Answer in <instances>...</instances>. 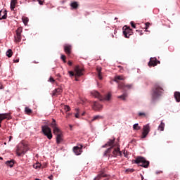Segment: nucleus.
<instances>
[{"instance_id": "obj_1", "label": "nucleus", "mask_w": 180, "mask_h": 180, "mask_svg": "<svg viewBox=\"0 0 180 180\" xmlns=\"http://www.w3.org/2000/svg\"><path fill=\"white\" fill-rule=\"evenodd\" d=\"M162 94H164V87L160 84H155L150 94L153 102L160 98V96H162Z\"/></svg>"}, {"instance_id": "obj_2", "label": "nucleus", "mask_w": 180, "mask_h": 180, "mask_svg": "<svg viewBox=\"0 0 180 180\" xmlns=\"http://www.w3.org/2000/svg\"><path fill=\"white\" fill-rule=\"evenodd\" d=\"M134 161L135 164H141L139 165L143 168H148V166L150 165V162L146 160L144 157L138 156Z\"/></svg>"}, {"instance_id": "obj_3", "label": "nucleus", "mask_w": 180, "mask_h": 180, "mask_svg": "<svg viewBox=\"0 0 180 180\" xmlns=\"http://www.w3.org/2000/svg\"><path fill=\"white\" fill-rule=\"evenodd\" d=\"M68 74L70 77H82V75H84V68H80L79 66H76L75 68V72L72 71H69Z\"/></svg>"}, {"instance_id": "obj_4", "label": "nucleus", "mask_w": 180, "mask_h": 180, "mask_svg": "<svg viewBox=\"0 0 180 180\" xmlns=\"http://www.w3.org/2000/svg\"><path fill=\"white\" fill-rule=\"evenodd\" d=\"M114 144H115V139H109V141L104 146H103V148H105V147H110L104 152V154H103L104 157H108V155H110L109 154H110V151H112Z\"/></svg>"}, {"instance_id": "obj_5", "label": "nucleus", "mask_w": 180, "mask_h": 180, "mask_svg": "<svg viewBox=\"0 0 180 180\" xmlns=\"http://www.w3.org/2000/svg\"><path fill=\"white\" fill-rule=\"evenodd\" d=\"M29 148H27V146L23 144V143H20L17 146V155L18 157H20L21 155H25L26 154L27 151H28Z\"/></svg>"}, {"instance_id": "obj_6", "label": "nucleus", "mask_w": 180, "mask_h": 180, "mask_svg": "<svg viewBox=\"0 0 180 180\" xmlns=\"http://www.w3.org/2000/svg\"><path fill=\"white\" fill-rule=\"evenodd\" d=\"M91 95L94 96V98H98V99H100V101H109L112 98V94L110 93H108L104 97L101 96L99 92L96 91H91Z\"/></svg>"}, {"instance_id": "obj_7", "label": "nucleus", "mask_w": 180, "mask_h": 180, "mask_svg": "<svg viewBox=\"0 0 180 180\" xmlns=\"http://www.w3.org/2000/svg\"><path fill=\"white\" fill-rule=\"evenodd\" d=\"M22 32H23V28L22 27H19L15 31L14 42H15L16 44H19V43L22 41Z\"/></svg>"}, {"instance_id": "obj_8", "label": "nucleus", "mask_w": 180, "mask_h": 180, "mask_svg": "<svg viewBox=\"0 0 180 180\" xmlns=\"http://www.w3.org/2000/svg\"><path fill=\"white\" fill-rule=\"evenodd\" d=\"M41 130L43 134L49 139V140H51L53 139V134L51 133V128L49 127V126L45 125L41 127Z\"/></svg>"}, {"instance_id": "obj_9", "label": "nucleus", "mask_w": 180, "mask_h": 180, "mask_svg": "<svg viewBox=\"0 0 180 180\" xmlns=\"http://www.w3.org/2000/svg\"><path fill=\"white\" fill-rule=\"evenodd\" d=\"M150 124H147L143 127V132L141 135V139H146L147 136H148V133H150Z\"/></svg>"}, {"instance_id": "obj_10", "label": "nucleus", "mask_w": 180, "mask_h": 180, "mask_svg": "<svg viewBox=\"0 0 180 180\" xmlns=\"http://www.w3.org/2000/svg\"><path fill=\"white\" fill-rule=\"evenodd\" d=\"M123 34L124 37L129 39L131 34H133V30H131L129 27H123Z\"/></svg>"}, {"instance_id": "obj_11", "label": "nucleus", "mask_w": 180, "mask_h": 180, "mask_svg": "<svg viewBox=\"0 0 180 180\" xmlns=\"http://www.w3.org/2000/svg\"><path fill=\"white\" fill-rule=\"evenodd\" d=\"M55 136H56V143L57 144H61V142L63 141V131H61V129H59V131L56 133H53Z\"/></svg>"}, {"instance_id": "obj_12", "label": "nucleus", "mask_w": 180, "mask_h": 180, "mask_svg": "<svg viewBox=\"0 0 180 180\" xmlns=\"http://www.w3.org/2000/svg\"><path fill=\"white\" fill-rule=\"evenodd\" d=\"M82 147H84L82 145H79L78 146H74L73 153H75L76 155H81V154H82Z\"/></svg>"}, {"instance_id": "obj_13", "label": "nucleus", "mask_w": 180, "mask_h": 180, "mask_svg": "<svg viewBox=\"0 0 180 180\" xmlns=\"http://www.w3.org/2000/svg\"><path fill=\"white\" fill-rule=\"evenodd\" d=\"M118 88L119 89H123V91H126V89H131V88H133V84H125L124 83H119Z\"/></svg>"}, {"instance_id": "obj_14", "label": "nucleus", "mask_w": 180, "mask_h": 180, "mask_svg": "<svg viewBox=\"0 0 180 180\" xmlns=\"http://www.w3.org/2000/svg\"><path fill=\"white\" fill-rule=\"evenodd\" d=\"M51 127L53 128V133H57L60 130L58 129V125H57V122H56V120L54 119H52V122L50 124Z\"/></svg>"}, {"instance_id": "obj_15", "label": "nucleus", "mask_w": 180, "mask_h": 180, "mask_svg": "<svg viewBox=\"0 0 180 180\" xmlns=\"http://www.w3.org/2000/svg\"><path fill=\"white\" fill-rule=\"evenodd\" d=\"M157 64H160V60H157L155 58H150V61L148 63L149 67H155Z\"/></svg>"}, {"instance_id": "obj_16", "label": "nucleus", "mask_w": 180, "mask_h": 180, "mask_svg": "<svg viewBox=\"0 0 180 180\" xmlns=\"http://www.w3.org/2000/svg\"><path fill=\"white\" fill-rule=\"evenodd\" d=\"M112 157H120L122 155V152L120 151V148L117 147L113 149L112 153Z\"/></svg>"}, {"instance_id": "obj_17", "label": "nucleus", "mask_w": 180, "mask_h": 180, "mask_svg": "<svg viewBox=\"0 0 180 180\" xmlns=\"http://www.w3.org/2000/svg\"><path fill=\"white\" fill-rule=\"evenodd\" d=\"M63 92V88L58 87L52 91V96H58Z\"/></svg>"}, {"instance_id": "obj_18", "label": "nucleus", "mask_w": 180, "mask_h": 180, "mask_svg": "<svg viewBox=\"0 0 180 180\" xmlns=\"http://www.w3.org/2000/svg\"><path fill=\"white\" fill-rule=\"evenodd\" d=\"M124 79H126V78L123 76H115L114 81L119 85V84H123V82H120V81H124Z\"/></svg>"}, {"instance_id": "obj_19", "label": "nucleus", "mask_w": 180, "mask_h": 180, "mask_svg": "<svg viewBox=\"0 0 180 180\" xmlns=\"http://www.w3.org/2000/svg\"><path fill=\"white\" fill-rule=\"evenodd\" d=\"M0 118H1V120H5V119H7V120H11V119H12V117L11 116V114L5 113V114H0Z\"/></svg>"}, {"instance_id": "obj_20", "label": "nucleus", "mask_w": 180, "mask_h": 180, "mask_svg": "<svg viewBox=\"0 0 180 180\" xmlns=\"http://www.w3.org/2000/svg\"><path fill=\"white\" fill-rule=\"evenodd\" d=\"M108 174H105L104 172H101L96 177L94 178V180H101L102 178H108Z\"/></svg>"}, {"instance_id": "obj_21", "label": "nucleus", "mask_w": 180, "mask_h": 180, "mask_svg": "<svg viewBox=\"0 0 180 180\" xmlns=\"http://www.w3.org/2000/svg\"><path fill=\"white\" fill-rule=\"evenodd\" d=\"M102 108V105L99 104V103L95 101L93 104L94 110H101Z\"/></svg>"}, {"instance_id": "obj_22", "label": "nucleus", "mask_w": 180, "mask_h": 180, "mask_svg": "<svg viewBox=\"0 0 180 180\" xmlns=\"http://www.w3.org/2000/svg\"><path fill=\"white\" fill-rule=\"evenodd\" d=\"M71 46L70 45H65L64 46V51L68 54V56H70L71 54Z\"/></svg>"}, {"instance_id": "obj_23", "label": "nucleus", "mask_w": 180, "mask_h": 180, "mask_svg": "<svg viewBox=\"0 0 180 180\" xmlns=\"http://www.w3.org/2000/svg\"><path fill=\"white\" fill-rule=\"evenodd\" d=\"M7 17H8V13H6V11H0V20L6 19Z\"/></svg>"}, {"instance_id": "obj_24", "label": "nucleus", "mask_w": 180, "mask_h": 180, "mask_svg": "<svg viewBox=\"0 0 180 180\" xmlns=\"http://www.w3.org/2000/svg\"><path fill=\"white\" fill-rule=\"evenodd\" d=\"M96 72H97L98 78L100 79H103V77H102V68L97 67L96 68Z\"/></svg>"}, {"instance_id": "obj_25", "label": "nucleus", "mask_w": 180, "mask_h": 180, "mask_svg": "<svg viewBox=\"0 0 180 180\" xmlns=\"http://www.w3.org/2000/svg\"><path fill=\"white\" fill-rule=\"evenodd\" d=\"M18 4V0H11V10L14 11L16 8V4Z\"/></svg>"}, {"instance_id": "obj_26", "label": "nucleus", "mask_w": 180, "mask_h": 180, "mask_svg": "<svg viewBox=\"0 0 180 180\" xmlns=\"http://www.w3.org/2000/svg\"><path fill=\"white\" fill-rule=\"evenodd\" d=\"M14 165H15V160H8L6 162V165L9 167L10 168H12V167H13Z\"/></svg>"}, {"instance_id": "obj_27", "label": "nucleus", "mask_w": 180, "mask_h": 180, "mask_svg": "<svg viewBox=\"0 0 180 180\" xmlns=\"http://www.w3.org/2000/svg\"><path fill=\"white\" fill-rule=\"evenodd\" d=\"M165 128V124L161 121L160 125L158 126V130H160V131H164V129Z\"/></svg>"}, {"instance_id": "obj_28", "label": "nucleus", "mask_w": 180, "mask_h": 180, "mask_svg": "<svg viewBox=\"0 0 180 180\" xmlns=\"http://www.w3.org/2000/svg\"><path fill=\"white\" fill-rule=\"evenodd\" d=\"M174 98H175L176 102H180V92L179 91H176L174 93Z\"/></svg>"}, {"instance_id": "obj_29", "label": "nucleus", "mask_w": 180, "mask_h": 180, "mask_svg": "<svg viewBox=\"0 0 180 180\" xmlns=\"http://www.w3.org/2000/svg\"><path fill=\"white\" fill-rule=\"evenodd\" d=\"M70 6L73 8V9H77L79 6L78 2L74 1L70 4Z\"/></svg>"}, {"instance_id": "obj_30", "label": "nucleus", "mask_w": 180, "mask_h": 180, "mask_svg": "<svg viewBox=\"0 0 180 180\" xmlns=\"http://www.w3.org/2000/svg\"><path fill=\"white\" fill-rule=\"evenodd\" d=\"M6 56L7 57H8V58H11V57H12V56H13V52L12 51V49H8L6 51Z\"/></svg>"}, {"instance_id": "obj_31", "label": "nucleus", "mask_w": 180, "mask_h": 180, "mask_svg": "<svg viewBox=\"0 0 180 180\" xmlns=\"http://www.w3.org/2000/svg\"><path fill=\"white\" fill-rule=\"evenodd\" d=\"M25 112L26 115H32V113L33 112L32 109L29 108L28 107H25Z\"/></svg>"}, {"instance_id": "obj_32", "label": "nucleus", "mask_w": 180, "mask_h": 180, "mask_svg": "<svg viewBox=\"0 0 180 180\" xmlns=\"http://www.w3.org/2000/svg\"><path fill=\"white\" fill-rule=\"evenodd\" d=\"M127 97V93H124L122 95L118 96V98L122 99V101H126Z\"/></svg>"}, {"instance_id": "obj_33", "label": "nucleus", "mask_w": 180, "mask_h": 180, "mask_svg": "<svg viewBox=\"0 0 180 180\" xmlns=\"http://www.w3.org/2000/svg\"><path fill=\"white\" fill-rule=\"evenodd\" d=\"M99 119H103V117L101 115H96L93 117V119L91 120V122H95V120H99Z\"/></svg>"}, {"instance_id": "obj_34", "label": "nucleus", "mask_w": 180, "mask_h": 180, "mask_svg": "<svg viewBox=\"0 0 180 180\" xmlns=\"http://www.w3.org/2000/svg\"><path fill=\"white\" fill-rule=\"evenodd\" d=\"M141 129V127L139 126V124H134L133 125L134 130H140Z\"/></svg>"}, {"instance_id": "obj_35", "label": "nucleus", "mask_w": 180, "mask_h": 180, "mask_svg": "<svg viewBox=\"0 0 180 180\" xmlns=\"http://www.w3.org/2000/svg\"><path fill=\"white\" fill-rule=\"evenodd\" d=\"M22 22L24 23V25H27V23L29 22V18L27 17H24L22 18Z\"/></svg>"}, {"instance_id": "obj_36", "label": "nucleus", "mask_w": 180, "mask_h": 180, "mask_svg": "<svg viewBox=\"0 0 180 180\" xmlns=\"http://www.w3.org/2000/svg\"><path fill=\"white\" fill-rule=\"evenodd\" d=\"M34 168H35V169H39V168H40L41 167V164L40 163H36L35 165H33Z\"/></svg>"}, {"instance_id": "obj_37", "label": "nucleus", "mask_w": 180, "mask_h": 180, "mask_svg": "<svg viewBox=\"0 0 180 180\" xmlns=\"http://www.w3.org/2000/svg\"><path fill=\"white\" fill-rule=\"evenodd\" d=\"M75 110H76L75 117H77V119H79V108H76Z\"/></svg>"}, {"instance_id": "obj_38", "label": "nucleus", "mask_w": 180, "mask_h": 180, "mask_svg": "<svg viewBox=\"0 0 180 180\" xmlns=\"http://www.w3.org/2000/svg\"><path fill=\"white\" fill-rule=\"evenodd\" d=\"M125 172H127V174H131L132 172H134V169H127Z\"/></svg>"}, {"instance_id": "obj_39", "label": "nucleus", "mask_w": 180, "mask_h": 180, "mask_svg": "<svg viewBox=\"0 0 180 180\" xmlns=\"http://www.w3.org/2000/svg\"><path fill=\"white\" fill-rule=\"evenodd\" d=\"M150 25L151 24L150 22H148L145 23L144 29H146V32H147V29H148V27H150Z\"/></svg>"}, {"instance_id": "obj_40", "label": "nucleus", "mask_w": 180, "mask_h": 180, "mask_svg": "<svg viewBox=\"0 0 180 180\" xmlns=\"http://www.w3.org/2000/svg\"><path fill=\"white\" fill-rule=\"evenodd\" d=\"M64 110H65V112H70L71 110V108H70L69 105H65Z\"/></svg>"}, {"instance_id": "obj_41", "label": "nucleus", "mask_w": 180, "mask_h": 180, "mask_svg": "<svg viewBox=\"0 0 180 180\" xmlns=\"http://www.w3.org/2000/svg\"><path fill=\"white\" fill-rule=\"evenodd\" d=\"M139 116L140 117H146V113H144V112H139Z\"/></svg>"}, {"instance_id": "obj_42", "label": "nucleus", "mask_w": 180, "mask_h": 180, "mask_svg": "<svg viewBox=\"0 0 180 180\" xmlns=\"http://www.w3.org/2000/svg\"><path fill=\"white\" fill-rule=\"evenodd\" d=\"M66 57L65 55H61V60H63V63H67V60H65Z\"/></svg>"}, {"instance_id": "obj_43", "label": "nucleus", "mask_w": 180, "mask_h": 180, "mask_svg": "<svg viewBox=\"0 0 180 180\" xmlns=\"http://www.w3.org/2000/svg\"><path fill=\"white\" fill-rule=\"evenodd\" d=\"M130 25L131 26V27H133L134 29H136V24H134V22H131Z\"/></svg>"}, {"instance_id": "obj_44", "label": "nucleus", "mask_w": 180, "mask_h": 180, "mask_svg": "<svg viewBox=\"0 0 180 180\" xmlns=\"http://www.w3.org/2000/svg\"><path fill=\"white\" fill-rule=\"evenodd\" d=\"M49 82H56V80L54 79V78H53V77H51L49 78Z\"/></svg>"}, {"instance_id": "obj_45", "label": "nucleus", "mask_w": 180, "mask_h": 180, "mask_svg": "<svg viewBox=\"0 0 180 180\" xmlns=\"http://www.w3.org/2000/svg\"><path fill=\"white\" fill-rule=\"evenodd\" d=\"M39 5H43V3L44 2V0H37Z\"/></svg>"}, {"instance_id": "obj_46", "label": "nucleus", "mask_w": 180, "mask_h": 180, "mask_svg": "<svg viewBox=\"0 0 180 180\" xmlns=\"http://www.w3.org/2000/svg\"><path fill=\"white\" fill-rule=\"evenodd\" d=\"M155 174H156V175H160V174H162V171H161V170L156 171Z\"/></svg>"}, {"instance_id": "obj_47", "label": "nucleus", "mask_w": 180, "mask_h": 180, "mask_svg": "<svg viewBox=\"0 0 180 180\" xmlns=\"http://www.w3.org/2000/svg\"><path fill=\"white\" fill-rule=\"evenodd\" d=\"M118 68H120V72H123V67H122L121 65H119Z\"/></svg>"}, {"instance_id": "obj_48", "label": "nucleus", "mask_w": 180, "mask_h": 180, "mask_svg": "<svg viewBox=\"0 0 180 180\" xmlns=\"http://www.w3.org/2000/svg\"><path fill=\"white\" fill-rule=\"evenodd\" d=\"M68 64L71 67V65H72V62H71V60H69Z\"/></svg>"}, {"instance_id": "obj_49", "label": "nucleus", "mask_w": 180, "mask_h": 180, "mask_svg": "<svg viewBox=\"0 0 180 180\" xmlns=\"http://www.w3.org/2000/svg\"><path fill=\"white\" fill-rule=\"evenodd\" d=\"M53 175H51L49 176V179L50 180H53Z\"/></svg>"}, {"instance_id": "obj_50", "label": "nucleus", "mask_w": 180, "mask_h": 180, "mask_svg": "<svg viewBox=\"0 0 180 180\" xmlns=\"http://www.w3.org/2000/svg\"><path fill=\"white\" fill-rule=\"evenodd\" d=\"M2 118H0V127H2V125L1 124L2 123Z\"/></svg>"}, {"instance_id": "obj_51", "label": "nucleus", "mask_w": 180, "mask_h": 180, "mask_svg": "<svg viewBox=\"0 0 180 180\" xmlns=\"http://www.w3.org/2000/svg\"><path fill=\"white\" fill-rule=\"evenodd\" d=\"M13 63H19V59L13 60Z\"/></svg>"}, {"instance_id": "obj_52", "label": "nucleus", "mask_w": 180, "mask_h": 180, "mask_svg": "<svg viewBox=\"0 0 180 180\" xmlns=\"http://www.w3.org/2000/svg\"><path fill=\"white\" fill-rule=\"evenodd\" d=\"M78 78H79V77H75V81H79V79H78Z\"/></svg>"}, {"instance_id": "obj_53", "label": "nucleus", "mask_w": 180, "mask_h": 180, "mask_svg": "<svg viewBox=\"0 0 180 180\" xmlns=\"http://www.w3.org/2000/svg\"><path fill=\"white\" fill-rule=\"evenodd\" d=\"M85 115V112H83L82 114V116H84Z\"/></svg>"}, {"instance_id": "obj_54", "label": "nucleus", "mask_w": 180, "mask_h": 180, "mask_svg": "<svg viewBox=\"0 0 180 180\" xmlns=\"http://www.w3.org/2000/svg\"><path fill=\"white\" fill-rule=\"evenodd\" d=\"M70 129H72V125H70Z\"/></svg>"}, {"instance_id": "obj_55", "label": "nucleus", "mask_w": 180, "mask_h": 180, "mask_svg": "<svg viewBox=\"0 0 180 180\" xmlns=\"http://www.w3.org/2000/svg\"><path fill=\"white\" fill-rule=\"evenodd\" d=\"M58 77H61V75H60V74H58Z\"/></svg>"}, {"instance_id": "obj_56", "label": "nucleus", "mask_w": 180, "mask_h": 180, "mask_svg": "<svg viewBox=\"0 0 180 180\" xmlns=\"http://www.w3.org/2000/svg\"><path fill=\"white\" fill-rule=\"evenodd\" d=\"M0 160H4V158H2V157H0Z\"/></svg>"}, {"instance_id": "obj_57", "label": "nucleus", "mask_w": 180, "mask_h": 180, "mask_svg": "<svg viewBox=\"0 0 180 180\" xmlns=\"http://www.w3.org/2000/svg\"><path fill=\"white\" fill-rule=\"evenodd\" d=\"M140 35H141V36L143 35V33L141 32Z\"/></svg>"}, {"instance_id": "obj_58", "label": "nucleus", "mask_w": 180, "mask_h": 180, "mask_svg": "<svg viewBox=\"0 0 180 180\" xmlns=\"http://www.w3.org/2000/svg\"><path fill=\"white\" fill-rule=\"evenodd\" d=\"M12 139V136H10V140Z\"/></svg>"}, {"instance_id": "obj_59", "label": "nucleus", "mask_w": 180, "mask_h": 180, "mask_svg": "<svg viewBox=\"0 0 180 180\" xmlns=\"http://www.w3.org/2000/svg\"><path fill=\"white\" fill-rule=\"evenodd\" d=\"M109 179H104V180H108Z\"/></svg>"}]
</instances>
